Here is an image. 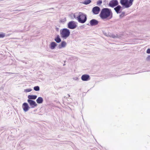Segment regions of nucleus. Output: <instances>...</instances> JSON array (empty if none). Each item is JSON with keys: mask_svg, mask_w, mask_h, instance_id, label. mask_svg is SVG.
I'll return each instance as SVG.
<instances>
[{"mask_svg": "<svg viewBox=\"0 0 150 150\" xmlns=\"http://www.w3.org/2000/svg\"><path fill=\"white\" fill-rule=\"evenodd\" d=\"M99 16L102 19L109 20L112 18V13L111 9L108 8H103L102 9Z\"/></svg>", "mask_w": 150, "mask_h": 150, "instance_id": "obj_1", "label": "nucleus"}, {"mask_svg": "<svg viewBox=\"0 0 150 150\" xmlns=\"http://www.w3.org/2000/svg\"><path fill=\"white\" fill-rule=\"evenodd\" d=\"M74 18L77 19L78 21L81 23H85L87 20L86 15L82 12L79 13L77 17H76L74 14Z\"/></svg>", "mask_w": 150, "mask_h": 150, "instance_id": "obj_2", "label": "nucleus"}, {"mask_svg": "<svg viewBox=\"0 0 150 150\" xmlns=\"http://www.w3.org/2000/svg\"><path fill=\"white\" fill-rule=\"evenodd\" d=\"M134 0H120L121 4L125 8H128L132 4Z\"/></svg>", "mask_w": 150, "mask_h": 150, "instance_id": "obj_3", "label": "nucleus"}, {"mask_svg": "<svg viewBox=\"0 0 150 150\" xmlns=\"http://www.w3.org/2000/svg\"><path fill=\"white\" fill-rule=\"evenodd\" d=\"M70 34L69 30L67 29L64 28L60 31V35L62 38H66Z\"/></svg>", "mask_w": 150, "mask_h": 150, "instance_id": "obj_4", "label": "nucleus"}, {"mask_svg": "<svg viewBox=\"0 0 150 150\" xmlns=\"http://www.w3.org/2000/svg\"><path fill=\"white\" fill-rule=\"evenodd\" d=\"M68 27L70 29H74L77 26L76 22L74 21L69 22L68 24Z\"/></svg>", "mask_w": 150, "mask_h": 150, "instance_id": "obj_5", "label": "nucleus"}, {"mask_svg": "<svg viewBox=\"0 0 150 150\" xmlns=\"http://www.w3.org/2000/svg\"><path fill=\"white\" fill-rule=\"evenodd\" d=\"M118 4V2L117 0H112L109 3V6L112 7L117 6Z\"/></svg>", "mask_w": 150, "mask_h": 150, "instance_id": "obj_6", "label": "nucleus"}, {"mask_svg": "<svg viewBox=\"0 0 150 150\" xmlns=\"http://www.w3.org/2000/svg\"><path fill=\"white\" fill-rule=\"evenodd\" d=\"M100 8L98 6H95L92 9V12L94 14H98L100 11Z\"/></svg>", "mask_w": 150, "mask_h": 150, "instance_id": "obj_7", "label": "nucleus"}, {"mask_svg": "<svg viewBox=\"0 0 150 150\" xmlns=\"http://www.w3.org/2000/svg\"><path fill=\"white\" fill-rule=\"evenodd\" d=\"M28 102L32 108H34L37 105L36 102L33 100L28 99Z\"/></svg>", "mask_w": 150, "mask_h": 150, "instance_id": "obj_8", "label": "nucleus"}, {"mask_svg": "<svg viewBox=\"0 0 150 150\" xmlns=\"http://www.w3.org/2000/svg\"><path fill=\"white\" fill-rule=\"evenodd\" d=\"M22 107L23 110L25 112L28 111L30 108L28 104L26 103H24Z\"/></svg>", "mask_w": 150, "mask_h": 150, "instance_id": "obj_9", "label": "nucleus"}, {"mask_svg": "<svg viewBox=\"0 0 150 150\" xmlns=\"http://www.w3.org/2000/svg\"><path fill=\"white\" fill-rule=\"evenodd\" d=\"M81 79L83 81H87L90 79V76L87 74H84L82 75Z\"/></svg>", "mask_w": 150, "mask_h": 150, "instance_id": "obj_10", "label": "nucleus"}, {"mask_svg": "<svg viewBox=\"0 0 150 150\" xmlns=\"http://www.w3.org/2000/svg\"><path fill=\"white\" fill-rule=\"evenodd\" d=\"M90 23L92 26L98 24V21L96 20L92 19L90 21Z\"/></svg>", "mask_w": 150, "mask_h": 150, "instance_id": "obj_11", "label": "nucleus"}, {"mask_svg": "<svg viewBox=\"0 0 150 150\" xmlns=\"http://www.w3.org/2000/svg\"><path fill=\"white\" fill-rule=\"evenodd\" d=\"M67 45V43L65 41H62L60 45L59 46V48L64 47Z\"/></svg>", "mask_w": 150, "mask_h": 150, "instance_id": "obj_12", "label": "nucleus"}, {"mask_svg": "<svg viewBox=\"0 0 150 150\" xmlns=\"http://www.w3.org/2000/svg\"><path fill=\"white\" fill-rule=\"evenodd\" d=\"M121 6L120 5L116 7L114 9L116 12L117 13H120L119 12L121 8Z\"/></svg>", "mask_w": 150, "mask_h": 150, "instance_id": "obj_13", "label": "nucleus"}, {"mask_svg": "<svg viewBox=\"0 0 150 150\" xmlns=\"http://www.w3.org/2000/svg\"><path fill=\"white\" fill-rule=\"evenodd\" d=\"M28 99L30 100V99H35L37 98V96L36 95H29L28 96Z\"/></svg>", "mask_w": 150, "mask_h": 150, "instance_id": "obj_14", "label": "nucleus"}, {"mask_svg": "<svg viewBox=\"0 0 150 150\" xmlns=\"http://www.w3.org/2000/svg\"><path fill=\"white\" fill-rule=\"evenodd\" d=\"M37 102L39 104L42 103L43 102V99L42 97H39L36 100Z\"/></svg>", "mask_w": 150, "mask_h": 150, "instance_id": "obj_15", "label": "nucleus"}, {"mask_svg": "<svg viewBox=\"0 0 150 150\" xmlns=\"http://www.w3.org/2000/svg\"><path fill=\"white\" fill-rule=\"evenodd\" d=\"M56 45L57 44L55 42H52L50 44V48L52 49H54Z\"/></svg>", "mask_w": 150, "mask_h": 150, "instance_id": "obj_16", "label": "nucleus"}, {"mask_svg": "<svg viewBox=\"0 0 150 150\" xmlns=\"http://www.w3.org/2000/svg\"><path fill=\"white\" fill-rule=\"evenodd\" d=\"M54 40L57 42L59 43L61 42V39L60 38L59 36L57 35L56 37L55 38Z\"/></svg>", "mask_w": 150, "mask_h": 150, "instance_id": "obj_17", "label": "nucleus"}, {"mask_svg": "<svg viewBox=\"0 0 150 150\" xmlns=\"http://www.w3.org/2000/svg\"><path fill=\"white\" fill-rule=\"evenodd\" d=\"M91 2L90 0H86L84 1L83 3L85 4H90Z\"/></svg>", "mask_w": 150, "mask_h": 150, "instance_id": "obj_18", "label": "nucleus"}, {"mask_svg": "<svg viewBox=\"0 0 150 150\" xmlns=\"http://www.w3.org/2000/svg\"><path fill=\"white\" fill-rule=\"evenodd\" d=\"M34 89L35 91H38L40 90V88L38 86H36L34 87Z\"/></svg>", "mask_w": 150, "mask_h": 150, "instance_id": "obj_19", "label": "nucleus"}, {"mask_svg": "<svg viewBox=\"0 0 150 150\" xmlns=\"http://www.w3.org/2000/svg\"><path fill=\"white\" fill-rule=\"evenodd\" d=\"M32 91L31 89H27L24 90V91L26 92H30Z\"/></svg>", "mask_w": 150, "mask_h": 150, "instance_id": "obj_20", "label": "nucleus"}, {"mask_svg": "<svg viewBox=\"0 0 150 150\" xmlns=\"http://www.w3.org/2000/svg\"><path fill=\"white\" fill-rule=\"evenodd\" d=\"M5 36V34L2 33H1L0 34V38H3Z\"/></svg>", "mask_w": 150, "mask_h": 150, "instance_id": "obj_21", "label": "nucleus"}, {"mask_svg": "<svg viewBox=\"0 0 150 150\" xmlns=\"http://www.w3.org/2000/svg\"><path fill=\"white\" fill-rule=\"evenodd\" d=\"M102 1L101 0H99L97 1V4L99 5L102 3Z\"/></svg>", "mask_w": 150, "mask_h": 150, "instance_id": "obj_22", "label": "nucleus"}, {"mask_svg": "<svg viewBox=\"0 0 150 150\" xmlns=\"http://www.w3.org/2000/svg\"><path fill=\"white\" fill-rule=\"evenodd\" d=\"M146 52L148 54H150V49H148L147 50Z\"/></svg>", "mask_w": 150, "mask_h": 150, "instance_id": "obj_23", "label": "nucleus"}, {"mask_svg": "<svg viewBox=\"0 0 150 150\" xmlns=\"http://www.w3.org/2000/svg\"><path fill=\"white\" fill-rule=\"evenodd\" d=\"M64 20L65 21H66V18H65L64 19Z\"/></svg>", "mask_w": 150, "mask_h": 150, "instance_id": "obj_24", "label": "nucleus"}, {"mask_svg": "<svg viewBox=\"0 0 150 150\" xmlns=\"http://www.w3.org/2000/svg\"><path fill=\"white\" fill-rule=\"evenodd\" d=\"M148 58H149V59H150V56L148 57Z\"/></svg>", "mask_w": 150, "mask_h": 150, "instance_id": "obj_25", "label": "nucleus"}, {"mask_svg": "<svg viewBox=\"0 0 150 150\" xmlns=\"http://www.w3.org/2000/svg\"><path fill=\"white\" fill-rule=\"evenodd\" d=\"M60 21H61V22H62V20H60Z\"/></svg>", "mask_w": 150, "mask_h": 150, "instance_id": "obj_26", "label": "nucleus"}, {"mask_svg": "<svg viewBox=\"0 0 150 150\" xmlns=\"http://www.w3.org/2000/svg\"><path fill=\"white\" fill-rule=\"evenodd\" d=\"M124 15V14H122L121 15H122H122Z\"/></svg>", "mask_w": 150, "mask_h": 150, "instance_id": "obj_27", "label": "nucleus"}]
</instances>
